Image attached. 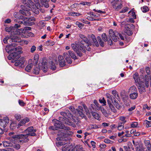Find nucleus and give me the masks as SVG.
<instances>
[{"label":"nucleus","mask_w":151,"mask_h":151,"mask_svg":"<svg viewBox=\"0 0 151 151\" xmlns=\"http://www.w3.org/2000/svg\"><path fill=\"white\" fill-rule=\"evenodd\" d=\"M17 44L16 43H13L6 46V51L10 53L8 56V58L9 60L15 58L17 59L19 57L18 55L22 52V49L20 47H17Z\"/></svg>","instance_id":"1"},{"label":"nucleus","mask_w":151,"mask_h":151,"mask_svg":"<svg viewBox=\"0 0 151 151\" xmlns=\"http://www.w3.org/2000/svg\"><path fill=\"white\" fill-rule=\"evenodd\" d=\"M79 36L82 40L79 42L81 50L84 52H85L86 51H90L91 50L89 46L90 43L88 40L85 35L82 34H80Z\"/></svg>","instance_id":"2"},{"label":"nucleus","mask_w":151,"mask_h":151,"mask_svg":"<svg viewBox=\"0 0 151 151\" xmlns=\"http://www.w3.org/2000/svg\"><path fill=\"white\" fill-rule=\"evenodd\" d=\"M73 134L72 132H64L63 130H62L58 134L59 136L56 139L59 140H70L71 139L70 137Z\"/></svg>","instance_id":"3"},{"label":"nucleus","mask_w":151,"mask_h":151,"mask_svg":"<svg viewBox=\"0 0 151 151\" xmlns=\"http://www.w3.org/2000/svg\"><path fill=\"white\" fill-rule=\"evenodd\" d=\"M109 32L110 36L113 41L115 42H116L120 38L122 40H124V38L122 35L116 31H114L112 29H110Z\"/></svg>","instance_id":"4"},{"label":"nucleus","mask_w":151,"mask_h":151,"mask_svg":"<svg viewBox=\"0 0 151 151\" xmlns=\"http://www.w3.org/2000/svg\"><path fill=\"white\" fill-rule=\"evenodd\" d=\"M130 98L132 99H136L138 96L137 89L134 86H131L129 89L128 91Z\"/></svg>","instance_id":"5"},{"label":"nucleus","mask_w":151,"mask_h":151,"mask_svg":"<svg viewBox=\"0 0 151 151\" xmlns=\"http://www.w3.org/2000/svg\"><path fill=\"white\" fill-rule=\"evenodd\" d=\"M113 8L116 10H119L122 7V5L119 0H109Z\"/></svg>","instance_id":"6"},{"label":"nucleus","mask_w":151,"mask_h":151,"mask_svg":"<svg viewBox=\"0 0 151 151\" xmlns=\"http://www.w3.org/2000/svg\"><path fill=\"white\" fill-rule=\"evenodd\" d=\"M54 126L57 130L58 128H60L69 131L70 129V127H65L64 125L62 124L60 122L57 120L54 121Z\"/></svg>","instance_id":"7"},{"label":"nucleus","mask_w":151,"mask_h":151,"mask_svg":"<svg viewBox=\"0 0 151 151\" xmlns=\"http://www.w3.org/2000/svg\"><path fill=\"white\" fill-rule=\"evenodd\" d=\"M60 113L64 117V118H63V120H62L63 122L66 124H69L68 122H67L68 119H67L66 116L69 118L72 116V115L70 113V111L68 110H66L65 112H61Z\"/></svg>","instance_id":"8"},{"label":"nucleus","mask_w":151,"mask_h":151,"mask_svg":"<svg viewBox=\"0 0 151 151\" xmlns=\"http://www.w3.org/2000/svg\"><path fill=\"white\" fill-rule=\"evenodd\" d=\"M36 131V130L34 129L33 127L31 126L27 128L24 132L26 133L28 136H34L35 135V133Z\"/></svg>","instance_id":"9"},{"label":"nucleus","mask_w":151,"mask_h":151,"mask_svg":"<svg viewBox=\"0 0 151 151\" xmlns=\"http://www.w3.org/2000/svg\"><path fill=\"white\" fill-rule=\"evenodd\" d=\"M25 62V59L24 57H22L18 60L16 61L14 64L16 66L23 67L24 66V64Z\"/></svg>","instance_id":"10"},{"label":"nucleus","mask_w":151,"mask_h":151,"mask_svg":"<svg viewBox=\"0 0 151 151\" xmlns=\"http://www.w3.org/2000/svg\"><path fill=\"white\" fill-rule=\"evenodd\" d=\"M9 119L8 117H4L3 119H0V125L3 127H5L7 124L9 122Z\"/></svg>","instance_id":"11"},{"label":"nucleus","mask_w":151,"mask_h":151,"mask_svg":"<svg viewBox=\"0 0 151 151\" xmlns=\"http://www.w3.org/2000/svg\"><path fill=\"white\" fill-rule=\"evenodd\" d=\"M80 43L76 42L74 43L71 44V47L73 50L75 52H77L78 50H80Z\"/></svg>","instance_id":"12"},{"label":"nucleus","mask_w":151,"mask_h":151,"mask_svg":"<svg viewBox=\"0 0 151 151\" xmlns=\"http://www.w3.org/2000/svg\"><path fill=\"white\" fill-rule=\"evenodd\" d=\"M28 136V135L27 134H21V137H20L19 142L20 143L28 142L29 140Z\"/></svg>","instance_id":"13"},{"label":"nucleus","mask_w":151,"mask_h":151,"mask_svg":"<svg viewBox=\"0 0 151 151\" xmlns=\"http://www.w3.org/2000/svg\"><path fill=\"white\" fill-rule=\"evenodd\" d=\"M42 64L41 69L45 73L47 71L48 69L47 60H43L42 62Z\"/></svg>","instance_id":"14"},{"label":"nucleus","mask_w":151,"mask_h":151,"mask_svg":"<svg viewBox=\"0 0 151 151\" xmlns=\"http://www.w3.org/2000/svg\"><path fill=\"white\" fill-rule=\"evenodd\" d=\"M58 59L59 64L60 66L63 67L65 65V62L63 57L61 55H59L58 57Z\"/></svg>","instance_id":"15"},{"label":"nucleus","mask_w":151,"mask_h":151,"mask_svg":"<svg viewBox=\"0 0 151 151\" xmlns=\"http://www.w3.org/2000/svg\"><path fill=\"white\" fill-rule=\"evenodd\" d=\"M76 110L78 113V114L82 118L84 117L85 115L83 112V107L80 106H78V108L76 109Z\"/></svg>","instance_id":"16"},{"label":"nucleus","mask_w":151,"mask_h":151,"mask_svg":"<svg viewBox=\"0 0 151 151\" xmlns=\"http://www.w3.org/2000/svg\"><path fill=\"white\" fill-rule=\"evenodd\" d=\"M32 60H29L28 65L25 68V70L26 71L29 72H30L31 68H32L33 65L32 63Z\"/></svg>","instance_id":"17"},{"label":"nucleus","mask_w":151,"mask_h":151,"mask_svg":"<svg viewBox=\"0 0 151 151\" xmlns=\"http://www.w3.org/2000/svg\"><path fill=\"white\" fill-rule=\"evenodd\" d=\"M63 56L67 62L69 64H71L72 63V60L70 57L69 54H68L67 52H64Z\"/></svg>","instance_id":"18"},{"label":"nucleus","mask_w":151,"mask_h":151,"mask_svg":"<svg viewBox=\"0 0 151 151\" xmlns=\"http://www.w3.org/2000/svg\"><path fill=\"white\" fill-rule=\"evenodd\" d=\"M91 37L92 40L93 45L97 47H99V44L95 35L93 34L91 35Z\"/></svg>","instance_id":"19"},{"label":"nucleus","mask_w":151,"mask_h":151,"mask_svg":"<svg viewBox=\"0 0 151 151\" xmlns=\"http://www.w3.org/2000/svg\"><path fill=\"white\" fill-rule=\"evenodd\" d=\"M118 119L119 122H121V123L124 124L127 122L126 120L127 117L123 116H121L119 117Z\"/></svg>","instance_id":"20"},{"label":"nucleus","mask_w":151,"mask_h":151,"mask_svg":"<svg viewBox=\"0 0 151 151\" xmlns=\"http://www.w3.org/2000/svg\"><path fill=\"white\" fill-rule=\"evenodd\" d=\"M124 31L129 36L131 35L132 34V32L129 26H125Z\"/></svg>","instance_id":"21"},{"label":"nucleus","mask_w":151,"mask_h":151,"mask_svg":"<svg viewBox=\"0 0 151 151\" xmlns=\"http://www.w3.org/2000/svg\"><path fill=\"white\" fill-rule=\"evenodd\" d=\"M29 121V119L27 118H25L22 120L19 123L18 125L20 126H23L26 123L28 122Z\"/></svg>","instance_id":"22"},{"label":"nucleus","mask_w":151,"mask_h":151,"mask_svg":"<svg viewBox=\"0 0 151 151\" xmlns=\"http://www.w3.org/2000/svg\"><path fill=\"white\" fill-rule=\"evenodd\" d=\"M3 145L4 147H12L13 145V144L9 141H4L3 142Z\"/></svg>","instance_id":"23"},{"label":"nucleus","mask_w":151,"mask_h":151,"mask_svg":"<svg viewBox=\"0 0 151 151\" xmlns=\"http://www.w3.org/2000/svg\"><path fill=\"white\" fill-rule=\"evenodd\" d=\"M73 151H84L83 148L80 145H76L73 149Z\"/></svg>","instance_id":"24"},{"label":"nucleus","mask_w":151,"mask_h":151,"mask_svg":"<svg viewBox=\"0 0 151 151\" xmlns=\"http://www.w3.org/2000/svg\"><path fill=\"white\" fill-rule=\"evenodd\" d=\"M133 78L136 83H137L139 84V77L138 74L137 73H135L133 75Z\"/></svg>","instance_id":"25"},{"label":"nucleus","mask_w":151,"mask_h":151,"mask_svg":"<svg viewBox=\"0 0 151 151\" xmlns=\"http://www.w3.org/2000/svg\"><path fill=\"white\" fill-rule=\"evenodd\" d=\"M111 102L109 100H107V103L109 105V108L111 109V110L114 113L116 111V109H115L114 107L113 106V105L112 104Z\"/></svg>","instance_id":"26"},{"label":"nucleus","mask_w":151,"mask_h":151,"mask_svg":"<svg viewBox=\"0 0 151 151\" xmlns=\"http://www.w3.org/2000/svg\"><path fill=\"white\" fill-rule=\"evenodd\" d=\"M111 102L109 100H107V103L109 105V108L111 109V110L114 113L116 111V109H115L114 107L113 106V105L112 104Z\"/></svg>","instance_id":"27"},{"label":"nucleus","mask_w":151,"mask_h":151,"mask_svg":"<svg viewBox=\"0 0 151 151\" xmlns=\"http://www.w3.org/2000/svg\"><path fill=\"white\" fill-rule=\"evenodd\" d=\"M18 22L20 23H22L25 25L31 26L32 25V22H29L27 20V21H19Z\"/></svg>","instance_id":"28"},{"label":"nucleus","mask_w":151,"mask_h":151,"mask_svg":"<svg viewBox=\"0 0 151 151\" xmlns=\"http://www.w3.org/2000/svg\"><path fill=\"white\" fill-rule=\"evenodd\" d=\"M14 35H12V37L14 42H19L20 41V40L19 39V37L17 36V35H16L15 33H14Z\"/></svg>","instance_id":"29"},{"label":"nucleus","mask_w":151,"mask_h":151,"mask_svg":"<svg viewBox=\"0 0 151 151\" xmlns=\"http://www.w3.org/2000/svg\"><path fill=\"white\" fill-rule=\"evenodd\" d=\"M68 53L70 57L72 59L74 60L77 59V57L76 56L75 53L73 51L71 50H69L68 51Z\"/></svg>","instance_id":"30"},{"label":"nucleus","mask_w":151,"mask_h":151,"mask_svg":"<svg viewBox=\"0 0 151 151\" xmlns=\"http://www.w3.org/2000/svg\"><path fill=\"white\" fill-rule=\"evenodd\" d=\"M112 93L114 96L118 101L120 100L119 97V94L117 91L115 90H113Z\"/></svg>","instance_id":"31"},{"label":"nucleus","mask_w":151,"mask_h":151,"mask_svg":"<svg viewBox=\"0 0 151 151\" xmlns=\"http://www.w3.org/2000/svg\"><path fill=\"white\" fill-rule=\"evenodd\" d=\"M47 0H43L42 1H41L42 4L46 8H47L49 7V5Z\"/></svg>","instance_id":"32"},{"label":"nucleus","mask_w":151,"mask_h":151,"mask_svg":"<svg viewBox=\"0 0 151 151\" xmlns=\"http://www.w3.org/2000/svg\"><path fill=\"white\" fill-rule=\"evenodd\" d=\"M91 113L92 116L94 117V118L97 120L99 119L100 117L98 113L93 111H91Z\"/></svg>","instance_id":"33"},{"label":"nucleus","mask_w":151,"mask_h":151,"mask_svg":"<svg viewBox=\"0 0 151 151\" xmlns=\"http://www.w3.org/2000/svg\"><path fill=\"white\" fill-rule=\"evenodd\" d=\"M124 124L121 123L120 122H118V126L117 129L119 130H121L124 128Z\"/></svg>","instance_id":"34"},{"label":"nucleus","mask_w":151,"mask_h":151,"mask_svg":"<svg viewBox=\"0 0 151 151\" xmlns=\"http://www.w3.org/2000/svg\"><path fill=\"white\" fill-rule=\"evenodd\" d=\"M17 127L18 128L19 126L17 127V124L14 122L12 123L10 126V128L12 130L15 129Z\"/></svg>","instance_id":"35"},{"label":"nucleus","mask_w":151,"mask_h":151,"mask_svg":"<svg viewBox=\"0 0 151 151\" xmlns=\"http://www.w3.org/2000/svg\"><path fill=\"white\" fill-rule=\"evenodd\" d=\"M20 137H21V134L14 135L12 136L11 138L13 139L14 140L19 139V141L20 139Z\"/></svg>","instance_id":"36"},{"label":"nucleus","mask_w":151,"mask_h":151,"mask_svg":"<svg viewBox=\"0 0 151 151\" xmlns=\"http://www.w3.org/2000/svg\"><path fill=\"white\" fill-rule=\"evenodd\" d=\"M138 123L137 122H133L130 124L132 128H138Z\"/></svg>","instance_id":"37"},{"label":"nucleus","mask_w":151,"mask_h":151,"mask_svg":"<svg viewBox=\"0 0 151 151\" xmlns=\"http://www.w3.org/2000/svg\"><path fill=\"white\" fill-rule=\"evenodd\" d=\"M146 127H151V122L145 120L144 122Z\"/></svg>","instance_id":"38"},{"label":"nucleus","mask_w":151,"mask_h":151,"mask_svg":"<svg viewBox=\"0 0 151 151\" xmlns=\"http://www.w3.org/2000/svg\"><path fill=\"white\" fill-rule=\"evenodd\" d=\"M101 111L106 117H107L108 116V114L107 113L106 110L103 108H100Z\"/></svg>","instance_id":"39"},{"label":"nucleus","mask_w":151,"mask_h":151,"mask_svg":"<svg viewBox=\"0 0 151 151\" xmlns=\"http://www.w3.org/2000/svg\"><path fill=\"white\" fill-rule=\"evenodd\" d=\"M97 38L100 46L102 47H104V43L102 40L101 37L99 36H98Z\"/></svg>","instance_id":"40"},{"label":"nucleus","mask_w":151,"mask_h":151,"mask_svg":"<svg viewBox=\"0 0 151 151\" xmlns=\"http://www.w3.org/2000/svg\"><path fill=\"white\" fill-rule=\"evenodd\" d=\"M40 68L39 67L37 68V67H35L34 68V71H33V73L35 74H39L40 71Z\"/></svg>","instance_id":"41"},{"label":"nucleus","mask_w":151,"mask_h":151,"mask_svg":"<svg viewBox=\"0 0 151 151\" xmlns=\"http://www.w3.org/2000/svg\"><path fill=\"white\" fill-rule=\"evenodd\" d=\"M70 15L71 16L73 17L75 16H80L81 15V14L80 13H77V12H71L70 13Z\"/></svg>","instance_id":"42"},{"label":"nucleus","mask_w":151,"mask_h":151,"mask_svg":"<svg viewBox=\"0 0 151 151\" xmlns=\"http://www.w3.org/2000/svg\"><path fill=\"white\" fill-rule=\"evenodd\" d=\"M39 58V55L38 54H36L34 56V62L36 64L38 61Z\"/></svg>","instance_id":"43"},{"label":"nucleus","mask_w":151,"mask_h":151,"mask_svg":"<svg viewBox=\"0 0 151 151\" xmlns=\"http://www.w3.org/2000/svg\"><path fill=\"white\" fill-rule=\"evenodd\" d=\"M141 9L142 12L144 13L146 12L149 11V9L146 6H144L142 7H141Z\"/></svg>","instance_id":"44"},{"label":"nucleus","mask_w":151,"mask_h":151,"mask_svg":"<svg viewBox=\"0 0 151 151\" xmlns=\"http://www.w3.org/2000/svg\"><path fill=\"white\" fill-rule=\"evenodd\" d=\"M89 128L90 129H96L99 128L98 125L96 124H91L89 126Z\"/></svg>","instance_id":"45"},{"label":"nucleus","mask_w":151,"mask_h":151,"mask_svg":"<svg viewBox=\"0 0 151 151\" xmlns=\"http://www.w3.org/2000/svg\"><path fill=\"white\" fill-rule=\"evenodd\" d=\"M106 97L108 98L107 101L109 100L110 101H111V102H113L112 97L108 93H106Z\"/></svg>","instance_id":"46"},{"label":"nucleus","mask_w":151,"mask_h":151,"mask_svg":"<svg viewBox=\"0 0 151 151\" xmlns=\"http://www.w3.org/2000/svg\"><path fill=\"white\" fill-rule=\"evenodd\" d=\"M101 37L102 39L104 41L106 42L107 41V38L105 33H104L102 35Z\"/></svg>","instance_id":"47"},{"label":"nucleus","mask_w":151,"mask_h":151,"mask_svg":"<svg viewBox=\"0 0 151 151\" xmlns=\"http://www.w3.org/2000/svg\"><path fill=\"white\" fill-rule=\"evenodd\" d=\"M50 67L51 69L52 70H55L56 68V67L55 64L52 61L51 62Z\"/></svg>","instance_id":"48"},{"label":"nucleus","mask_w":151,"mask_h":151,"mask_svg":"<svg viewBox=\"0 0 151 151\" xmlns=\"http://www.w3.org/2000/svg\"><path fill=\"white\" fill-rule=\"evenodd\" d=\"M14 149L12 147H9L6 150L5 149H0V151H14Z\"/></svg>","instance_id":"49"},{"label":"nucleus","mask_w":151,"mask_h":151,"mask_svg":"<svg viewBox=\"0 0 151 151\" xmlns=\"http://www.w3.org/2000/svg\"><path fill=\"white\" fill-rule=\"evenodd\" d=\"M99 101L100 103L103 104V105H106V102L104 97L102 99H100L99 100Z\"/></svg>","instance_id":"50"},{"label":"nucleus","mask_w":151,"mask_h":151,"mask_svg":"<svg viewBox=\"0 0 151 151\" xmlns=\"http://www.w3.org/2000/svg\"><path fill=\"white\" fill-rule=\"evenodd\" d=\"M104 141L105 143L107 144H112L113 142V141L107 139H104Z\"/></svg>","instance_id":"51"},{"label":"nucleus","mask_w":151,"mask_h":151,"mask_svg":"<svg viewBox=\"0 0 151 151\" xmlns=\"http://www.w3.org/2000/svg\"><path fill=\"white\" fill-rule=\"evenodd\" d=\"M138 89L140 93H142L143 92H144L145 91L144 88L143 87L141 88V87H138Z\"/></svg>","instance_id":"52"},{"label":"nucleus","mask_w":151,"mask_h":151,"mask_svg":"<svg viewBox=\"0 0 151 151\" xmlns=\"http://www.w3.org/2000/svg\"><path fill=\"white\" fill-rule=\"evenodd\" d=\"M83 107L86 112V113L87 115H88L90 113V111H89V110L88 109L87 107L86 106H84Z\"/></svg>","instance_id":"53"},{"label":"nucleus","mask_w":151,"mask_h":151,"mask_svg":"<svg viewBox=\"0 0 151 151\" xmlns=\"http://www.w3.org/2000/svg\"><path fill=\"white\" fill-rule=\"evenodd\" d=\"M31 9V8L30 7H29V8L28 9L29 11H28L27 10H26V11H25V12H26L25 16H29L30 15V14H31L30 12V11H29Z\"/></svg>","instance_id":"54"},{"label":"nucleus","mask_w":151,"mask_h":151,"mask_svg":"<svg viewBox=\"0 0 151 151\" xmlns=\"http://www.w3.org/2000/svg\"><path fill=\"white\" fill-rule=\"evenodd\" d=\"M14 116L16 119L18 121H19L21 118V116L19 114H15Z\"/></svg>","instance_id":"55"},{"label":"nucleus","mask_w":151,"mask_h":151,"mask_svg":"<svg viewBox=\"0 0 151 151\" xmlns=\"http://www.w3.org/2000/svg\"><path fill=\"white\" fill-rule=\"evenodd\" d=\"M128 8L127 7H125L123 8L122 10L120 12V13H124L128 11Z\"/></svg>","instance_id":"56"},{"label":"nucleus","mask_w":151,"mask_h":151,"mask_svg":"<svg viewBox=\"0 0 151 151\" xmlns=\"http://www.w3.org/2000/svg\"><path fill=\"white\" fill-rule=\"evenodd\" d=\"M93 10L95 12H97L99 13H100V14H104L105 13V12L104 11H103L100 10H96L95 9H93Z\"/></svg>","instance_id":"57"},{"label":"nucleus","mask_w":151,"mask_h":151,"mask_svg":"<svg viewBox=\"0 0 151 151\" xmlns=\"http://www.w3.org/2000/svg\"><path fill=\"white\" fill-rule=\"evenodd\" d=\"M13 27H7L5 28V30L6 31L9 32L12 31V29H13L12 28Z\"/></svg>","instance_id":"58"},{"label":"nucleus","mask_w":151,"mask_h":151,"mask_svg":"<svg viewBox=\"0 0 151 151\" xmlns=\"http://www.w3.org/2000/svg\"><path fill=\"white\" fill-rule=\"evenodd\" d=\"M19 103L20 105L21 106H24L25 105V103L22 100H19Z\"/></svg>","instance_id":"59"},{"label":"nucleus","mask_w":151,"mask_h":151,"mask_svg":"<svg viewBox=\"0 0 151 151\" xmlns=\"http://www.w3.org/2000/svg\"><path fill=\"white\" fill-rule=\"evenodd\" d=\"M36 49V47L34 45H33L31 47V48L30 52L32 53H33L35 51Z\"/></svg>","instance_id":"60"},{"label":"nucleus","mask_w":151,"mask_h":151,"mask_svg":"<svg viewBox=\"0 0 151 151\" xmlns=\"http://www.w3.org/2000/svg\"><path fill=\"white\" fill-rule=\"evenodd\" d=\"M12 147H13L17 150H18L20 148V146L19 144H13Z\"/></svg>","instance_id":"61"},{"label":"nucleus","mask_w":151,"mask_h":151,"mask_svg":"<svg viewBox=\"0 0 151 151\" xmlns=\"http://www.w3.org/2000/svg\"><path fill=\"white\" fill-rule=\"evenodd\" d=\"M21 25L20 24H15L14 26L12 28L13 29H14L15 30L16 29H17L20 27Z\"/></svg>","instance_id":"62"},{"label":"nucleus","mask_w":151,"mask_h":151,"mask_svg":"<svg viewBox=\"0 0 151 151\" xmlns=\"http://www.w3.org/2000/svg\"><path fill=\"white\" fill-rule=\"evenodd\" d=\"M146 71L148 75L150 74V68L147 67L146 68Z\"/></svg>","instance_id":"63"},{"label":"nucleus","mask_w":151,"mask_h":151,"mask_svg":"<svg viewBox=\"0 0 151 151\" xmlns=\"http://www.w3.org/2000/svg\"><path fill=\"white\" fill-rule=\"evenodd\" d=\"M76 25H77L79 28H82L83 26V24L80 23L78 22H76Z\"/></svg>","instance_id":"64"}]
</instances>
